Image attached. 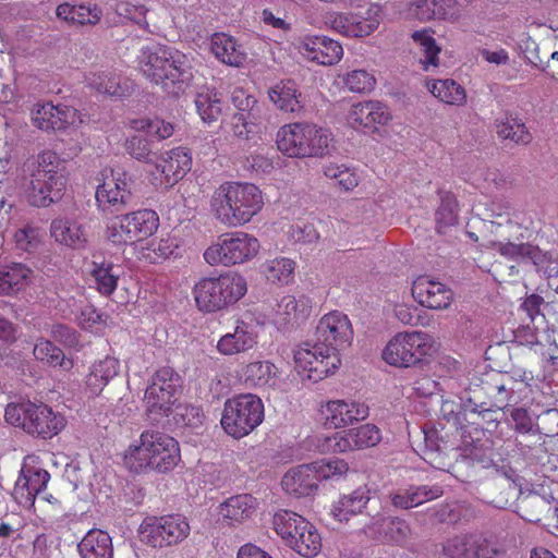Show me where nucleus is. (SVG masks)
Listing matches in <instances>:
<instances>
[{
  "label": "nucleus",
  "instance_id": "nucleus-12",
  "mask_svg": "<svg viewBox=\"0 0 558 558\" xmlns=\"http://www.w3.org/2000/svg\"><path fill=\"white\" fill-rule=\"evenodd\" d=\"M138 533L144 544L162 549L184 542L191 533V526L187 519L179 513L153 515L143 520Z\"/></svg>",
  "mask_w": 558,
  "mask_h": 558
},
{
  "label": "nucleus",
  "instance_id": "nucleus-46",
  "mask_svg": "<svg viewBox=\"0 0 558 558\" xmlns=\"http://www.w3.org/2000/svg\"><path fill=\"white\" fill-rule=\"evenodd\" d=\"M296 262L289 257H276L264 264V275L272 284L290 286L294 281Z\"/></svg>",
  "mask_w": 558,
  "mask_h": 558
},
{
  "label": "nucleus",
  "instance_id": "nucleus-36",
  "mask_svg": "<svg viewBox=\"0 0 558 558\" xmlns=\"http://www.w3.org/2000/svg\"><path fill=\"white\" fill-rule=\"evenodd\" d=\"M257 506V499L251 494H239L220 504L219 514L229 525H236L251 519Z\"/></svg>",
  "mask_w": 558,
  "mask_h": 558
},
{
  "label": "nucleus",
  "instance_id": "nucleus-29",
  "mask_svg": "<svg viewBox=\"0 0 558 558\" xmlns=\"http://www.w3.org/2000/svg\"><path fill=\"white\" fill-rule=\"evenodd\" d=\"M238 378L248 388L274 387L278 378V367L268 360H254L241 366Z\"/></svg>",
  "mask_w": 558,
  "mask_h": 558
},
{
  "label": "nucleus",
  "instance_id": "nucleus-47",
  "mask_svg": "<svg viewBox=\"0 0 558 558\" xmlns=\"http://www.w3.org/2000/svg\"><path fill=\"white\" fill-rule=\"evenodd\" d=\"M50 415H52L51 408L26 398L9 402L4 411V418H49Z\"/></svg>",
  "mask_w": 558,
  "mask_h": 558
},
{
  "label": "nucleus",
  "instance_id": "nucleus-22",
  "mask_svg": "<svg viewBox=\"0 0 558 558\" xmlns=\"http://www.w3.org/2000/svg\"><path fill=\"white\" fill-rule=\"evenodd\" d=\"M299 53L307 61L319 65L337 64L343 57L342 45L324 35H306L296 44Z\"/></svg>",
  "mask_w": 558,
  "mask_h": 558
},
{
  "label": "nucleus",
  "instance_id": "nucleus-35",
  "mask_svg": "<svg viewBox=\"0 0 558 558\" xmlns=\"http://www.w3.org/2000/svg\"><path fill=\"white\" fill-rule=\"evenodd\" d=\"M263 400L255 393L236 395L225 402L222 418H264Z\"/></svg>",
  "mask_w": 558,
  "mask_h": 558
},
{
  "label": "nucleus",
  "instance_id": "nucleus-24",
  "mask_svg": "<svg viewBox=\"0 0 558 558\" xmlns=\"http://www.w3.org/2000/svg\"><path fill=\"white\" fill-rule=\"evenodd\" d=\"M411 292L418 304L430 310H446L453 300L450 288L426 275L413 281Z\"/></svg>",
  "mask_w": 558,
  "mask_h": 558
},
{
  "label": "nucleus",
  "instance_id": "nucleus-56",
  "mask_svg": "<svg viewBox=\"0 0 558 558\" xmlns=\"http://www.w3.org/2000/svg\"><path fill=\"white\" fill-rule=\"evenodd\" d=\"M24 480L25 483L19 490L22 496L24 495L23 490H26V501L33 506L37 496L46 490L50 474L45 469H28Z\"/></svg>",
  "mask_w": 558,
  "mask_h": 558
},
{
  "label": "nucleus",
  "instance_id": "nucleus-7",
  "mask_svg": "<svg viewBox=\"0 0 558 558\" xmlns=\"http://www.w3.org/2000/svg\"><path fill=\"white\" fill-rule=\"evenodd\" d=\"M260 241L252 233L234 230L221 233L204 251L203 258L211 267H234L251 263L260 252Z\"/></svg>",
  "mask_w": 558,
  "mask_h": 558
},
{
  "label": "nucleus",
  "instance_id": "nucleus-53",
  "mask_svg": "<svg viewBox=\"0 0 558 558\" xmlns=\"http://www.w3.org/2000/svg\"><path fill=\"white\" fill-rule=\"evenodd\" d=\"M106 238L114 245H133L134 239L128 214L113 217L107 222Z\"/></svg>",
  "mask_w": 558,
  "mask_h": 558
},
{
  "label": "nucleus",
  "instance_id": "nucleus-59",
  "mask_svg": "<svg viewBox=\"0 0 558 558\" xmlns=\"http://www.w3.org/2000/svg\"><path fill=\"white\" fill-rule=\"evenodd\" d=\"M34 356L36 360L45 362L52 366H61L65 369L72 367V363L65 361L62 350L56 347L49 340H39L34 347Z\"/></svg>",
  "mask_w": 558,
  "mask_h": 558
},
{
  "label": "nucleus",
  "instance_id": "nucleus-61",
  "mask_svg": "<svg viewBox=\"0 0 558 558\" xmlns=\"http://www.w3.org/2000/svg\"><path fill=\"white\" fill-rule=\"evenodd\" d=\"M324 175L331 180H337L338 185L344 191H351L359 184V175L352 168L344 165L328 163L323 168Z\"/></svg>",
  "mask_w": 558,
  "mask_h": 558
},
{
  "label": "nucleus",
  "instance_id": "nucleus-34",
  "mask_svg": "<svg viewBox=\"0 0 558 558\" xmlns=\"http://www.w3.org/2000/svg\"><path fill=\"white\" fill-rule=\"evenodd\" d=\"M50 233L56 242L71 248H83L87 244V232L83 223L74 218L59 217L52 220Z\"/></svg>",
  "mask_w": 558,
  "mask_h": 558
},
{
  "label": "nucleus",
  "instance_id": "nucleus-13",
  "mask_svg": "<svg viewBox=\"0 0 558 558\" xmlns=\"http://www.w3.org/2000/svg\"><path fill=\"white\" fill-rule=\"evenodd\" d=\"M294 364L301 376L317 383L339 369L341 357L335 349L318 341L298 347L294 351Z\"/></svg>",
  "mask_w": 558,
  "mask_h": 558
},
{
  "label": "nucleus",
  "instance_id": "nucleus-62",
  "mask_svg": "<svg viewBox=\"0 0 558 558\" xmlns=\"http://www.w3.org/2000/svg\"><path fill=\"white\" fill-rule=\"evenodd\" d=\"M440 206L436 211V222L439 232L442 227H449L457 223L458 204L456 197L451 193H444L440 196Z\"/></svg>",
  "mask_w": 558,
  "mask_h": 558
},
{
  "label": "nucleus",
  "instance_id": "nucleus-1",
  "mask_svg": "<svg viewBox=\"0 0 558 558\" xmlns=\"http://www.w3.org/2000/svg\"><path fill=\"white\" fill-rule=\"evenodd\" d=\"M459 421H452L457 435L462 438L465 448L461 453L453 452L454 462L448 464V472L458 481L466 484H482L487 481L501 480L510 487L514 483V470L508 458H505L496 448V444L485 440L482 442L483 429L475 427L474 422L458 426ZM447 464L437 462V468L444 469Z\"/></svg>",
  "mask_w": 558,
  "mask_h": 558
},
{
  "label": "nucleus",
  "instance_id": "nucleus-17",
  "mask_svg": "<svg viewBox=\"0 0 558 558\" xmlns=\"http://www.w3.org/2000/svg\"><path fill=\"white\" fill-rule=\"evenodd\" d=\"M312 308L313 302L310 296L287 294L276 303L260 324L267 322L278 329L294 327L311 316Z\"/></svg>",
  "mask_w": 558,
  "mask_h": 558
},
{
  "label": "nucleus",
  "instance_id": "nucleus-5",
  "mask_svg": "<svg viewBox=\"0 0 558 558\" xmlns=\"http://www.w3.org/2000/svg\"><path fill=\"white\" fill-rule=\"evenodd\" d=\"M247 291L246 278L239 271L228 270L198 279L192 288V295L199 312L216 314L233 307Z\"/></svg>",
  "mask_w": 558,
  "mask_h": 558
},
{
  "label": "nucleus",
  "instance_id": "nucleus-27",
  "mask_svg": "<svg viewBox=\"0 0 558 558\" xmlns=\"http://www.w3.org/2000/svg\"><path fill=\"white\" fill-rule=\"evenodd\" d=\"M210 52L229 66L242 68L247 62V52L242 44L226 33H215L209 40Z\"/></svg>",
  "mask_w": 558,
  "mask_h": 558
},
{
  "label": "nucleus",
  "instance_id": "nucleus-49",
  "mask_svg": "<svg viewBox=\"0 0 558 558\" xmlns=\"http://www.w3.org/2000/svg\"><path fill=\"white\" fill-rule=\"evenodd\" d=\"M195 107L202 121L210 124L222 114V101L214 90H204L196 95Z\"/></svg>",
  "mask_w": 558,
  "mask_h": 558
},
{
  "label": "nucleus",
  "instance_id": "nucleus-39",
  "mask_svg": "<svg viewBox=\"0 0 558 558\" xmlns=\"http://www.w3.org/2000/svg\"><path fill=\"white\" fill-rule=\"evenodd\" d=\"M122 269L110 260H93L89 276L94 288L104 296H110L117 290Z\"/></svg>",
  "mask_w": 558,
  "mask_h": 558
},
{
  "label": "nucleus",
  "instance_id": "nucleus-52",
  "mask_svg": "<svg viewBox=\"0 0 558 558\" xmlns=\"http://www.w3.org/2000/svg\"><path fill=\"white\" fill-rule=\"evenodd\" d=\"M492 247L506 258L513 260H523L529 258L534 264L538 263L541 254L536 246L527 243L515 244L511 242L496 241L492 242Z\"/></svg>",
  "mask_w": 558,
  "mask_h": 558
},
{
  "label": "nucleus",
  "instance_id": "nucleus-26",
  "mask_svg": "<svg viewBox=\"0 0 558 558\" xmlns=\"http://www.w3.org/2000/svg\"><path fill=\"white\" fill-rule=\"evenodd\" d=\"M59 20L73 26L96 25L102 16L101 8L90 1H69L60 3L56 9Z\"/></svg>",
  "mask_w": 558,
  "mask_h": 558
},
{
  "label": "nucleus",
  "instance_id": "nucleus-58",
  "mask_svg": "<svg viewBox=\"0 0 558 558\" xmlns=\"http://www.w3.org/2000/svg\"><path fill=\"white\" fill-rule=\"evenodd\" d=\"M437 387L438 384L429 377H423L415 381L414 390L417 396L429 397L428 400L420 402V410L416 408V414L424 416L433 415L432 408L438 407L440 403V397L434 395Z\"/></svg>",
  "mask_w": 558,
  "mask_h": 558
},
{
  "label": "nucleus",
  "instance_id": "nucleus-48",
  "mask_svg": "<svg viewBox=\"0 0 558 558\" xmlns=\"http://www.w3.org/2000/svg\"><path fill=\"white\" fill-rule=\"evenodd\" d=\"M129 128L135 132H143L158 141L169 138L174 131L170 122H166L159 118H135L129 120Z\"/></svg>",
  "mask_w": 558,
  "mask_h": 558
},
{
  "label": "nucleus",
  "instance_id": "nucleus-30",
  "mask_svg": "<svg viewBox=\"0 0 558 558\" xmlns=\"http://www.w3.org/2000/svg\"><path fill=\"white\" fill-rule=\"evenodd\" d=\"M310 463L291 468L282 476L281 486L284 493L295 498L308 497L318 490L315 474Z\"/></svg>",
  "mask_w": 558,
  "mask_h": 558
},
{
  "label": "nucleus",
  "instance_id": "nucleus-19",
  "mask_svg": "<svg viewBox=\"0 0 558 558\" xmlns=\"http://www.w3.org/2000/svg\"><path fill=\"white\" fill-rule=\"evenodd\" d=\"M318 341L338 353L351 345L353 327L348 315L340 311H331L323 315L317 324Z\"/></svg>",
  "mask_w": 558,
  "mask_h": 558
},
{
  "label": "nucleus",
  "instance_id": "nucleus-63",
  "mask_svg": "<svg viewBox=\"0 0 558 558\" xmlns=\"http://www.w3.org/2000/svg\"><path fill=\"white\" fill-rule=\"evenodd\" d=\"M84 295L81 288H75L72 292H62L59 295L57 308L64 318H75L84 306Z\"/></svg>",
  "mask_w": 558,
  "mask_h": 558
},
{
  "label": "nucleus",
  "instance_id": "nucleus-64",
  "mask_svg": "<svg viewBox=\"0 0 558 558\" xmlns=\"http://www.w3.org/2000/svg\"><path fill=\"white\" fill-rule=\"evenodd\" d=\"M125 149L128 154L142 162L153 165L155 162L156 154L151 151L150 143L147 138L140 135H133L125 142Z\"/></svg>",
  "mask_w": 558,
  "mask_h": 558
},
{
  "label": "nucleus",
  "instance_id": "nucleus-37",
  "mask_svg": "<svg viewBox=\"0 0 558 558\" xmlns=\"http://www.w3.org/2000/svg\"><path fill=\"white\" fill-rule=\"evenodd\" d=\"M411 38L418 52V62L425 72L433 71L439 66V54L441 47L435 39V32L429 28L414 31Z\"/></svg>",
  "mask_w": 558,
  "mask_h": 558
},
{
  "label": "nucleus",
  "instance_id": "nucleus-2",
  "mask_svg": "<svg viewBox=\"0 0 558 558\" xmlns=\"http://www.w3.org/2000/svg\"><path fill=\"white\" fill-rule=\"evenodd\" d=\"M138 68L151 82L167 93L178 95L193 78V66L187 54L174 47L148 44L137 56Z\"/></svg>",
  "mask_w": 558,
  "mask_h": 558
},
{
  "label": "nucleus",
  "instance_id": "nucleus-16",
  "mask_svg": "<svg viewBox=\"0 0 558 558\" xmlns=\"http://www.w3.org/2000/svg\"><path fill=\"white\" fill-rule=\"evenodd\" d=\"M153 184L166 189L182 180L192 168V154L186 147H175L156 156Z\"/></svg>",
  "mask_w": 558,
  "mask_h": 558
},
{
  "label": "nucleus",
  "instance_id": "nucleus-10",
  "mask_svg": "<svg viewBox=\"0 0 558 558\" xmlns=\"http://www.w3.org/2000/svg\"><path fill=\"white\" fill-rule=\"evenodd\" d=\"M272 527L288 547L303 557H315L322 549L317 529L296 512L277 511L272 517Z\"/></svg>",
  "mask_w": 558,
  "mask_h": 558
},
{
  "label": "nucleus",
  "instance_id": "nucleus-54",
  "mask_svg": "<svg viewBox=\"0 0 558 558\" xmlns=\"http://www.w3.org/2000/svg\"><path fill=\"white\" fill-rule=\"evenodd\" d=\"M65 421H13L14 426L21 427L33 437L50 439L58 435L64 427Z\"/></svg>",
  "mask_w": 558,
  "mask_h": 558
},
{
  "label": "nucleus",
  "instance_id": "nucleus-3",
  "mask_svg": "<svg viewBox=\"0 0 558 558\" xmlns=\"http://www.w3.org/2000/svg\"><path fill=\"white\" fill-rule=\"evenodd\" d=\"M265 205L263 191L254 183L227 181L213 193L209 202L214 218L228 228H241L260 214Z\"/></svg>",
  "mask_w": 558,
  "mask_h": 558
},
{
  "label": "nucleus",
  "instance_id": "nucleus-55",
  "mask_svg": "<svg viewBox=\"0 0 558 558\" xmlns=\"http://www.w3.org/2000/svg\"><path fill=\"white\" fill-rule=\"evenodd\" d=\"M496 130L499 137L517 144H527L532 138L524 123L513 117H506L504 120L497 121Z\"/></svg>",
  "mask_w": 558,
  "mask_h": 558
},
{
  "label": "nucleus",
  "instance_id": "nucleus-42",
  "mask_svg": "<svg viewBox=\"0 0 558 558\" xmlns=\"http://www.w3.org/2000/svg\"><path fill=\"white\" fill-rule=\"evenodd\" d=\"M131 225V231L134 239V250L136 244L144 243L154 235L159 228V216L153 209H137L128 213Z\"/></svg>",
  "mask_w": 558,
  "mask_h": 558
},
{
  "label": "nucleus",
  "instance_id": "nucleus-38",
  "mask_svg": "<svg viewBox=\"0 0 558 558\" xmlns=\"http://www.w3.org/2000/svg\"><path fill=\"white\" fill-rule=\"evenodd\" d=\"M317 412L322 418H367L369 408L365 402L337 399L319 402Z\"/></svg>",
  "mask_w": 558,
  "mask_h": 558
},
{
  "label": "nucleus",
  "instance_id": "nucleus-60",
  "mask_svg": "<svg viewBox=\"0 0 558 558\" xmlns=\"http://www.w3.org/2000/svg\"><path fill=\"white\" fill-rule=\"evenodd\" d=\"M506 551L505 544L497 537L476 533L473 558H500Z\"/></svg>",
  "mask_w": 558,
  "mask_h": 558
},
{
  "label": "nucleus",
  "instance_id": "nucleus-32",
  "mask_svg": "<svg viewBox=\"0 0 558 558\" xmlns=\"http://www.w3.org/2000/svg\"><path fill=\"white\" fill-rule=\"evenodd\" d=\"M444 495L440 485H420L399 488L389 494L391 505L399 509H411Z\"/></svg>",
  "mask_w": 558,
  "mask_h": 558
},
{
  "label": "nucleus",
  "instance_id": "nucleus-33",
  "mask_svg": "<svg viewBox=\"0 0 558 558\" xmlns=\"http://www.w3.org/2000/svg\"><path fill=\"white\" fill-rule=\"evenodd\" d=\"M120 371V361L113 356H106L95 361L85 377L84 389L89 397L98 396Z\"/></svg>",
  "mask_w": 558,
  "mask_h": 558
},
{
  "label": "nucleus",
  "instance_id": "nucleus-57",
  "mask_svg": "<svg viewBox=\"0 0 558 558\" xmlns=\"http://www.w3.org/2000/svg\"><path fill=\"white\" fill-rule=\"evenodd\" d=\"M344 86L352 93L368 94L376 86L375 75L364 69L352 70L342 77Z\"/></svg>",
  "mask_w": 558,
  "mask_h": 558
},
{
  "label": "nucleus",
  "instance_id": "nucleus-21",
  "mask_svg": "<svg viewBox=\"0 0 558 558\" xmlns=\"http://www.w3.org/2000/svg\"><path fill=\"white\" fill-rule=\"evenodd\" d=\"M381 439L380 429L372 423L359 427L336 432L325 438L327 449L345 452L376 446Z\"/></svg>",
  "mask_w": 558,
  "mask_h": 558
},
{
  "label": "nucleus",
  "instance_id": "nucleus-4",
  "mask_svg": "<svg viewBox=\"0 0 558 558\" xmlns=\"http://www.w3.org/2000/svg\"><path fill=\"white\" fill-rule=\"evenodd\" d=\"M181 462L175 438L157 430H144L123 453L124 466L134 474H167Z\"/></svg>",
  "mask_w": 558,
  "mask_h": 558
},
{
  "label": "nucleus",
  "instance_id": "nucleus-41",
  "mask_svg": "<svg viewBox=\"0 0 558 558\" xmlns=\"http://www.w3.org/2000/svg\"><path fill=\"white\" fill-rule=\"evenodd\" d=\"M445 426L441 421H426L420 426V434L422 435L426 451L424 452L425 460H429L432 464L437 466V458L440 453L448 448L450 442L448 434L442 435Z\"/></svg>",
  "mask_w": 558,
  "mask_h": 558
},
{
  "label": "nucleus",
  "instance_id": "nucleus-40",
  "mask_svg": "<svg viewBox=\"0 0 558 558\" xmlns=\"http://www.w3.org/2000/svg\"><path fill=\"white\" fill-rule=\"evenodd\" d=\"M77 551L80 558H112V539L102 530H89L77 544Z\"/></svg>",
  "mask_w": 558,
  "mask_h": 558
},
{
  "label": "nucleus",
  "instance_id": "nucleus-14",
  "mask_svg": "<svg viewBox=\"0 0 558 558\" xmlns=\"http://www.w3.org/2000/svg\"><path fill=\"white\" fill-rule=\"evenodd\" d=\"M180 375L169 366L158 368L146 388L144 403L149 415H170L181 388Z\"/></svg>",
  "mask_w": 558,
  "mask_h": 558
},
{
  "label": "nucleus",
  "instance_id": "nucleus-8",
  "mask_svg": "<svg viewBox=\"0 0 558 558\" xmlns=\"http://www.w3.org/2000/svg\"><path fill=\"white\" fill-rule=\"evenodd\" d=\"M437 351L436 341L421 330L400 331L381 351L383 361L393 367L410 368L427 362Z\"/></svg>",
  "mask_w": 558,
  "mask_h": 558
},
{
  "label": "nucleus",
  "instance_id": "nucleus-45",
  "mask_svg": "<svg viewBox=\"0 0 558 558\" xmlns=\"http://www.w3.org/2000/svg\"><path fill=\"white\" fill-rule=\"evenodd\" d=\"M369 500L368 492L357 488L350 495H343L332 505L331 513L339 522H347L352 515L361 513Z\"/></svg>",
  "mask_w": 558,
  "mask_h": 558
},
{
  "label": "nucleus",
  "instance_id": "nucleus-11",
  "mask_svg": "<svg viewBox=\"0 0 558 558\" xmlns=\"http://www.w3.org/2000/svg\"><path fill=\"white\" fill-rule=\"evenodd\" d=\"M383 9L369 3L352 12L328 11L323 16V26L347 38H365L374 34L383 22Z\"/></svg>",
  "mask_w": 558,
  "mask_h": 558
},
{
  "label": "nucleus",
  "instance_id": "nucleus-18",
  "mask_svg": "<svg viewBox=\"0 0 558 558\" xmlns=\"http://www.w3.org/2000/svg\"><path fill=\"white\" fill-rule=\"evenodd\" d=\"M258 338L257 326L243 316L235 319L231 331L219 337L215 349L222 356H234L255 349Z\"/></svg>",
  "mask_w": 558,
  "mask_h": 558
},
{
  "label": "nucleus",
  "instance_id": "nucleus-31",
  "mask_svg": "<svg viewBox=\"0 0 558 558\" xmlns=\"http://www.w3.org/2000/svg\"><path fill=\"white\" fill-rule=\"evenodd\" d=\"M34 271L25 264H0V295L12 296L25 290L33 281Z\"/></svg>",
  "mask_w": 558,
  "mask_h": 558
},
{
  "label": "nucleus",
  "instance_id": "nucleus-50",
  "mask_svg": "<svg viewBox=\"0 0 558 558\" xmlns=\"http://www.w3.org/2000/svg\"><path fill=\"white\" fill-rule=\"evenodd\" d=\"M476 532L454 535L442 544V553L449 558H473Z\"/></svg>",
  "mask_w": 558,
  "mask_h": 558
},
{
  "label": "nucleus",
  "instance_id": "nucleus-9",
  "mask_svg": "<svg viewBox=\"0 0 558 558\" xmlns=\"http://www.w3.org/2000/svg\"><path fill=\"white\" fill-rule=\"evenodd\" d=\"M65 184L66 180L59 171L58 155L50 150L43 151L31 175L26 201L34 207H48L61 198Z\"/></svg>",
  "mask_w": 558,
  "mask_h": 558
},
{
  "label": "nucleus",
  "instance_id": "nucleus-44",
  "mask_svg": "<svg viewBox=\"0 0 558 558\" xmlns=\"http://www.w3.org/2000/svg\"><path fill=\"white\" fill-rule=\"evenodd\" d=\"M268 96L277 109L286 112H296L301 109L300 93L293 81H280L268 90Z\"/></svg>",
  "mask_w": 558,
  "mask_h": 558
},
{
  "label": "nucleus",
  "instance_id": "nucleus-25",
  "mask_svg": "<svg viewBox=\"0 0 558 558\" xmlns=\"http://www.w3.org/2000/svg\"><path fill=\"white\" fill-rule=\"evenodd\" d=\"M182 241L173 234L161 235L160 238L136 244L135 254L140 260L148 264H159L170 258L181 256Z\"/></svg>",
  "mask_w": 558,
  "mask_h": 558
},
{
  "label": "nucleus",
  "instance_id": "nucleus-43",
  "mask_svg": "<svg viewBox=\"0 0 558 558\" xmlns=\"http://www.w3.org/2000/svg\"><path fill=\"white\" fill-rule=\"evenodd\" d=\"M426 88L439 101L450 106H463L466 102L465 88L452 78L427 80Z\"/></svg>",
  "mask_w": 558,
  "mask_h": 558
},
{
  "label": "nucleus",
  "instance_id": "nucleus-23",
  "mask_svg": "<svg viewBox=\"0 0 558 558\" xmlns=\"http://www.w3.org/2000/svg\"><path fill=\"white\" fill-rule=\"evenodd\" d=\"M392 119L389 108L378 100L353 104L347 114V123L354 130L375 131Z\"/></svg>",
  "mask_w": 558,
  "mask_h": 558
},
{
  "label": "nucleus",
  "instance_id": "nucleus-15",
  "mask_svg": "<svg viewBox=\"0 0 558 558\" xmlns=\"http://www.w3.org/2000/svg\"><path fill=\"white\" fill-rule=\"evenodd\" d=\"M96 180L99 183L95 198L100 210L118 211L126 205L131 190L129 175L124 170L106 167L99 171Z\"/></svg>",
  "mask_w": 558,
  "mask_h": 558
},
{
  "label": "nucleus",
  "instance_id": "nucleus-20",
  "mask_svg": "<svg viewBox=\"0 0 558 558\" xmlns=\"http://www.w3.org/2000/svg\"><path fill=\"white\" fill-rule=\"evenodd\" d=\"M34 125L44 131H60L75 128L82 123L80 112L66 105L54 106L51 102L37 104L32 111Z\"/></svg>",
  "mask_w": 558,
  "mask_h": 558
},
{
  "label": "nucleus",
  "instance_id": "nucleus-28",
  "mask_svg": "<svg viewBox=\"0 0 558 558\" xmlns=\"http://www.w3.org/2000/svg\"><path fill=\"white\" fill-rule=\"evenodd\" d=\"M85 81L96 92L117 98L126 96L132 85L128 78L109 68L88 72Z\"/></svg>",
  "mask_w": 558,
  "mask_h": 558
},
{
  "label": "nucleus",
  "instance_id": "nucleus-6",
  "mask_svg": "<svg viewBox=\"0 0 558 558\" xmlns=\"http://www.w3.org/2000/svg\"><path fill=\"white\" fill-rule=\"evenodd\" d=\"M333 141L330 130L311 122H292L279 128L277 149L289 158H323Z\"/></svg>",
  "mask_w": 558,
  "mask_h": 558
},
{
  "label": "nucleus",
  "instance_id": "nucleus-51",
  "mask_svg": "<svg viewBox=\"0 0 558 558\" xmlns=\"http://www.w3.org/2000/svg\"><path fill=\"white\" fill-rule=\"evenodd\" d=\"M310 466L317 485L323 481H338L349 471L348 463L342 459H320L310 463Z\"/></svg>",
  "mask_w": 558,
  "mask_h": 558
}]
</instances>
